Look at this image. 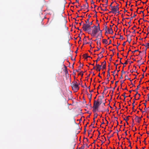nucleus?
Wrapping results in <instances>:
<instances>
[{
	"label": "nucleus",
	"instance_id": "f257e3e1",
	"mask_svg": "<svg viewBox=\"0 0 149 149\" xmlns=\"http://www.w3.org/2000/svg\"><path fill=\"white\" fill-rule=\"evenodd\" d=\"M91 27V26L88 23L86 22L85 24L84 23L82 29L84 31H87L89 30V28Z\"/></svg>",
	"mask_w": 149,
	"mask_h": 149
},
{
	"label": "nucleus",
	"instance_id": "f03ea898",
	"mask_svg": "<svg viewBox=\"0 0 149 149\" xmlns=\"http://www.w3.org/2000/svg\"><path fill=\"white\" fill-rule=\"evenodd\" d=\"M100 31V30L97 29H93L92 31V33L91 34L92 36H95L97 33Z\"/></svg>",
	"mask_w": 149,
	"mask_h": 149
},
{
	"label": "nucleus",
	"instance_id": "7ed1b4c3",
	"mask_svg": "<svg viewBox=\"0 0 149 149\" xmlns=\"http://www.w3.org/2000/svg\"><path fill=\"white\" fill-rule=\"evenodd\" d=\"M78 84H73L72 86V89L75 92H77L79 89V87Z\"/></svg>",
	"mask_w": 149,
	"mask_h": 149
},
{
	"label": "nucleus",
	"instance_id": "20e7f679",
	"mask_svg": "<svg viewBox=\"0 0 149 149\" xmlns=\"http://www.w3.org/2000/svg\"><path fill=\"white\" fill-rule=\"evenodd\" d=\"M110 70V69L109 68L108 69V70L107 71V79L108 81V82L107 83H105L104 82H103L102 83V84H103L105 83L106 85L108 84L109 82V77H110V73H109V70Z\"/></svg>",
	"mask_w": 149,
	"mask_h": 149
},
{
	"label": "nucleus",
	"instance_id": "39448f33",
	"mask_svg": "<svg viewBox=\"0 0 149 149\" xmlns=\"http://www.w3.org/2000/svg\"><path fill=\"white\" fill-rule=\"evenodd\" d=\"M100 105L99 104V103L98 102V101H97L95 100H94L93 106V107L98 109Z\"/></svg>",
	"mask_w": 149,
	"mask_h": 149
},
{
	"label": "nucleus",
	"instance_id": "423d86ee",
	"mask_svg": "<svg viewBox=\"0 0 149 149\" xmlns=\"http://www.w3.org/2000/svg\"><path fill=\"white\" fill-rule=\"evenodd\" d=\"M111 10H112V12H113V13L115 14H116V12L118 11V10H119L117 8H116L115 6H113L112 7Z\"/></svg>",
	"mask_w": 149,
	"mask_h": 149
},
{
	"label": "nucleus",
	"instance_id": "0eeeda50",
	"mask_svg": "<svg viewBox=\"0 0 149 149\" xmlns=\"http://www.w3.org/2000/svg\"><path fill=\"white\" fill-rule=\"evenodd\" d=\"M96 68L95 69L96 71H100L101 69L102 65H100L99 64H97V63L96 64Z\"/></svg>",
	"mask_w": 149,
	"mask_h": 149
},
{
	"label": "nucleus",
	"instance_id": "6e6552de",
	"mask_svg": "<svg viewBox=\"0 0 149 149\" xmlns=\"http://www.w3.org/2000/svg\"><path fill=\"white\" fill-rule=\"evenodd\" d=\"M144 75L143 74L142 75V77L140 79V81L139 82V85L137 86V88L135 90L133 91H137L138 90L139 88L140 85L141 84V80H142V78H144Z\"/></svg>",
	"mask_w": 149,
	"mask_h": 149
},
{
	"label": "nucleus",
	"instance_id": "1a4fd4ad",
	"mask_svg": "<svg viewBox=\"0 0 149 149\" xmlns=\"http://www.w3.org/2000/svg\"><path fill=\"white\" fill-rule=\"evenodd\" d=\"M135 119L136 121L139 123H140L141 120V118H140V117H139L138 116H136Z\"/></svg>",
	"mask_w": 149,
	"mask_h": 149
},
{
	"label": "nucleus",
	"instance_id": "9d476101",
	"mask_svg": "<svg viewBox=\"0 0 149 149\" xmlns=\"http://www.w3.org/2000/svg\"><path fill=\"white\" fill-rule=\"evenodd\" d=\"M99 97L100 98L99 99H98L97 100V101L98 102H99V104L100 105L102 102V98H101V97L100 96Z\"/></svg>",
	"mask_w": 149,
	"mask_h": 149
},
{
	"label": "nucleus",
	"instance_id": "9b49d317",
	"mask_svg": "<svg viewBox=\"0 0 149 149\" xmlns=\"http://www.w3.org/2000/svg\"><path fill=\"white\" fill-rule=\"evenodd\" d=\"M80 63V65L79 66L78 68L79 69L78 70H76V71L77 72H79V71L80 70V68H83V64H82L79 61V62Z\"/></svg>",
	"mask_w": 149,
	"mask_h": 149
},
{
	"label": "nucleus",
	"instance_id": "f8f14e48",
	"mask_svg": "<svg viewBox=\"0 0 149 149\" xmlns=\"http://www.w3.org/2000/svg\"><path fill=\"white\" fill-rule=\"evenodd\" d=\"M104 49L103 48L102 49V52H101L99 54H97L98 55H100L101 56V58H102L103 57V56L102 54H103V53H104Z\"/></svg>",
	"mask_w": 149,
	"mask_h": 149
},
{
	"label": "nucleus",
	"instance_id": "ddd939ff",
	"mask_svg": "<svg viewBox=\"0 0 149 149\" xmlns=\"http://www.w3.org/2000/svg\"><path fill=\"white\" fill-rule=\"evenodd\" d=\"M107 31H108L109 33L110 34H112L113 33V31L111 28L110 29L108 28Z\"/></svg>",
	"mask_w": 149,
	"mask_h": 149
},
{
	"label": "nucleus",
	"instance_id": "4468645a",
	"mask_svg": "<svg viewBox=\"0 0 149 149\" xmlns=\"http://www.w3.org/2000/svg\"><path fill=\"white\" fill-rule=\"evenodd\" d=\"M83 40L84 41L83 42V45L85 44H88L89 43V42H86V39L85 37L84 38Z\"/></svg>",
	"mask_w": 149,
	"mask_h": 149
},
{
	"label": "nucleus",
	"instance_id": "2eb2a0df",
	"mask_svg": "<svg viewBox=\"0 0 149 149\" xmlns=\"http://www.w3.org/2000/svg\"><path fill=\"white\" fill-rule=\"evenodd\" d=\"M94 117L93 118V123H94V124H95V118H96L97 117V113H95L94 115Z\"/></svg>",
	"mask_w": 149,
	"mask_h": 149
},
{
	"label": "nucleus",
	"instance_id": "dca6fc26",
	"mask_svg": "<svg viewBox=\"0 0 149 149\" xmlns=\"http://www.w3.org/2000/svg\"><path fill=\"white\" fill-rule=\"evenodd\" d=\"M132 39L131 38V37L130 38H128L127 37V41L129 43H130L131 42V41Z\"/></svg>",
	"mask_w": 149,
	"mask_h": 149
},
{
	"label": "nucleus",
	"instance_id": "f3484780",
	"mask_svg": "<svg viewBox=\"0 0 149 149\" xmlns=\"http://www.w3.org/2000/svg\"><path fill=\"white\" fill-rule=\"evenodd\" d=\"M88 18L87 19L86 21H85V22H86V23H88L89 22V19L91 17V16H90V15H88Z\"/></svg>",
	"mask_w": 149,
	"mask_h": 149
},
{
	"label": "nucleus",
	"instance_id": "a211bd4d",
	"mask_svg": "<svg viewBox=\"0 0 149 149\" xmlns=\"http://www.w3.org/2000/svg\"><path fill=\"white\" fill-rule=\"evenodd\" d=\"M102 42L103 43H104L105 44H107V41L106 39H103L102 40Z\"/></svg>",
	"mask_w": 149,
	"mask_h": 149
},
{
	"label": "nucleus",
	"instance_id": "6ab92c4d",
	"mask_svg": "<svg viewBox=\"0 0 149 149\" xmlns=\"http://www.w3.org/2000/svg\"><path fill=\"white\" fill-rule=\"evenodd\" d=\"M93 111L94 112H95L97 111L98 110V109L93 107Z\"/></svg>",
	"mask_w": 149,
	"mask_h": 149
},
{
	"label": "nucleus",
	"instance_id": "aec40b11",
	"mask_svg": "<svg viewBox=\"0 0 149 149\" xmlns=\"http://www.w3.org/2000/svg\"><path fill=\"white\" fill-rule=\"evenodd\" d=\"M118 81H117L115 83V86H114V87L113 88V90L112 91V92H114V90H115V88L117 86V84L118 83Z\"/></svg>",
	"mask_w": 149,
	"mask_h": 149
},
{
	"label": "nucleus",
	"instance_id": "412c9836",
	"mask_svg": "<svg viewBox=\"0 0 149 149\" xmlns=\"http://www.w3.org/2000/svg\"><path fill=\"white\" fill-rule=\"evenodd\" d=\"M92 94H89V102L90 103L92 98Z\"/></svg>",
	"mask_w": 149,
	"mask_h": 149
},
{
	"label": "nucleus",
	"instance_id": "4be33fe9",
	"mask_svg": "<svg viewBox=\"0 0 149 149\" xmlns=\"http://www.w3.org/2000/svg\"><path fill=\"white\" fill-rule=\"evenodd\" d=\"M72 83L73 84H78V85H80V83H77V81H74L72 82Z\"/></svg>",
	"mask_w": 149,
	"mask_h": 149
},
{
	"label": "nucleus",
	"instance_id": "5701e85b",
	"mask_svg": "<svg viewBox=\"0 0 149 149\" xmlns=\"http://www.w3.org/2000/svg\"><path fill=\"white\" fill-rule=\"evenodd\" d=\"M101 58H100L99 57H98V58H97V59L96 61H95V62H96V63H97V62H98V61H100V59H101Z\"/></svg>",
	"mask_w": 149,
	"mask_h": 149
},
{
	"label": "nucleus",
	"instance_id": "b1692460",
	"mask_svg": "<svg viewBox=\"0 0 149 149\" xmlns=\"http://www.w3.org/2000/svg\"><path fill=\"white\" fill-rule=\"evenodd\" d=\"M102 66V69H106V65L103 64Z\"/></svg>",
	"mask_w": 149,
	"mask_h": 149
},
{
	"label": "nucleus",
	"instance_id": "393cba45",
	"mask_svg": "<svg viewBox=\"0 0 149 149\" xmlns=\"http://www.w3.org/2000/svg\"><path fill=\"white\" fill-rule=\"evenodd\" d=\"M135 103L134 100L133 103L132 104V105L133 106V107L132 108V110H134V103Z\"/></svg>",
	"mask_w": 149,
	"mask_h": 149
},
{
	"label": "nucleus",
	"instance_id": "a878e982",
	"mask_svg": "<svg viewBox=\"0 0 149 149\" xmlns=\"http://www.w3.org/2000/svg\"><path fill=\"white\" fill-rule=\"evenodd\" d=\"M136 16V15L135 14V13H134V16L133 17H132L131 18H130V20L131 21V20H132V19L133 18L135 17Z\"/></svg>",
	"mask_w": 149,
	"mask_h": 149
},
{
	"label": "nucleus",
	"instance_id": "bb28decb",
	"mask_svg": "<svg viewBox=\"0 0 149 149\" xmlns=\"http://www.w3.org/2000/svg\"><path fill=\"white\" fill-rule=\"evenodd\" d=\"M130 117V116H128L126 117V119H125V118H123V119H124V120H125L126 121V122H127V120H128V118L129 117Z\"/></svg>",
	"mask_w": 149,
	"mask_h": 149
},
{
	"label": "nucleus",
	"instance_id": "cd10ccee",
	"mask_svg": "<svg viewBox=\"0 0 149 149\" xmlns=\"http://www.w3.org/2000/svg\"><path fill=\"white\" fill-rule=\"evenodd\" d=\"M149 43H147L146 44V45H145L146 47L147 48H149Z\"/></svg>",
	"mask_w": 149,
	"mask_h": 149
},
{
	"label": "nucleus",
	"instance_id": "c85d7f7f",
	"mask_svg": "<svg viewBox=\"0 0 149 149\" xmlns=\"http://www.w3.org/2000/svg\"><path fill=\"white\" fill-rule=\"evenodd\" d=\"M104 91H105L107 89H108L109 88L107 87H106L104 86Z\"/></svg>",
	"mask_w": 149,
	"mask_h": 149
},
{
	"label": "nucleus",
	"instance_id": "c756f323",
	"mask_svg": "<svg viewBox=\"0 0 149 149\" xmlns=\"http://www.w3.org/2000/svg\"><path fill=\"white\" fill-rule=\"evenodd\" d=\"M85 0L86 2V3L87 4V9H88V8L89 7V6H88V3L87 2V0Z\"/></svg>",
	"mask_w": 149,
	"mask_h": 149
},
{
	"label": "nucleus",
	"instance_id": "7c9ffc66",
	"mask_svg": "<svg viewBox=\"0 0 149 149\" xmlns=\"http://www.w3.org/2000/svg\"><path fill=\"white\" fill-rule=\"evenodd\" d=\"M100 40L99 42H98V41H97V45H99L100 46V45H101V43H100Z\"/></svg>",
	"mask_w": 149,
	"mask_h": 149
},
{
	"label": "nucleus",
	"instance_id": "2f4dec72",
	"mask_svg": "<svg viewBox=\"0 0 149 149\" xmlns=\"http://www.w3.org/2000/svg\"><path fill=\"white\" fill-rule=\"evenodd\" d=\"M128 142L130 143V145H129V146L131 148H132V146H131V143L130 141H129Z\"/></svg>",
	"mask_w": 149,
	"mask_h": 149
},
{
	"label": "nucleus",
	"instance_id": "473e14b6",
	"mask_svg": "<svg viewBox=\"0 0 149 149\" xmlns=\"http://www.w3.org/2000/svg\"><path fill=\"white\" fill-rule=\"evenodd\" d=\"M97 28L99 30H100L99 24H98V26H97Z\"/></svg>",
	"mask_w": 149,
	"mask_h": 149
},
{
	"label": "nucleus",
	"instance_id": "72a5a7b5",
	"mask_svg": "<svg viewBox=\"0 0 149 149\" xmlns=\"http://www.w3.org/2000/svg\"><path fill=\"white\" fill-rule=\"evenodd\" d=\"M116 4L117 5L116 6H115V7H116V8H117L119 9V4L117 3H116Z\"/></svg>",
	"mask_w": 149,
	"mask_h": 149
},
{
	"label": "nucleus",
	"instance_id": "f704fd0d",
	"mask_svg": "<svg viewBox=\"0 0 149 149\" xmlns=\"http://www.w3.org/2000/svg\"><path fill=\"white\" fill-rule=\"evenodd\" d=\"M84 57L86 59V57L87 56V54H84L83 55Z\"/></svg>",
	"mask_w": 149,
	"mask_h": 149
},
{
	"label": "nucleus",
	"instance_id": "c9c22d12",
	"mask_svg": "<svg viewBox=\"0 0 149 149\" xmlns=\"http://www.w3.org/2000/svg\"><path fill=\"white\" fill-rule=\"evenodd\" d=\"M91 28H89V30L88 31H88V33L89 34H91V33H89V32H91Z\"/></svg>",
	"mask_w": 149,
	"mask_h": 149
},
{
	"label": "nucleus",
	"instance_id": "e433bc0d",
	"mask_svg": "<svg viewBox=\"0 0 149 149\" xmlns=\"http://www.w3.org/2000/svg\"><path fill=\"white\" fill-rule=\"evenodd\" d=\"M125 93H124L123 95H122L124 97V98H125H125L127 97V96H126L125 95Z\"/></svg>",
	"mask_w": 149,
	"mask_h": 149
},
{
	"label": "nucleus",
	"instance_id": "4c0bfd02",
	"mask_svg": "<svg viewBox=\"0 0 149 149\" xmlns=\"http://www.w3.org/2000/svg\"><path fill=\"white\" fill-rule=\"evenodd\" d=\"M83 71H81L79 73V74L81 75L82 76L83 75Z\"/></svg>",
	"mask_w": 149,
	"mask_h": 149
},
{
	"label": "nucleus",
	"instance_id": "58836bf2",
	"mask_svg": "<svg viewBox=\"0 0 149 149\" xmlns=\"http://www.w3.org/2000/svg\"><path fill=\"white\" fill-rule=\"evenodd\" d=\"M93 21H92V22H91L90 23H89V22L88 23L91 26L93 24Z\"/></svg>",
	"mask_w": 149,
	"mask_h": 149
},
{
	"label": "nucleus",
	"instance_id": "ea45409f",
	"mask_svg": "<svg viewBox=\"0 0 149 149\" xmlns=\"http://www.w3.org/2000/svg\"><path fill=\"white\" fill-rule=\"evenodd\" d=\"M119 39H121L122 40L123 39V36H122L120 35V38H119Z\"/></svg>",
	"mask_w": 149,
	"mask_h": 149
},
{
	"label": "nucleus",
	"instance_id": "a19ab883",
	"mask_svg": "<svg viewBox=\"0 0 149 149\" xmlns=\"http://www.w3.org/2000/svg\"><path fill=\"white\" fill-rule=\"evenodd\" d=\"M92 28L94 27V29H97V26L95 25H94V26L93 27H91Z\"/></svg>",
	"mask_w": 149,
	"mask_h": 149
},
{
	"label": "nucleus",
	"instance_id": "79ce46f5",
	"mask_svg": "<svg viewBox=\"0 0 149 149\" xmlns=\"http://www.w3.org/2000/svg\"><path fill=\"white\" fill-rule=\"evenodd\" d=\"M83 6L84 8H87V5H85V4H84V5H83Z\"/></svg>",
	"mask_w": 149,
	"mask_h": 149
},
{
	"label": "nucleus",
	"instance_id": "37998d69",
	"mask_svg": "<svg viewBox=\"0 0 149 149\" xmlns=\"http://www.w3.org/2000/svg\"><path fill=\"white\" fill-rule=\"evenodd\" d=\"M121 72H122V74H125V72L123 70H122L121 71Z\"/></svg>",
	"mask_w": 149,
	"mask_h": 149
},
{
	"label": "nucleus",
	"instance_id": "c03bdc74",
	"mask_svg": "<svg viewBox=\"0 0 149 149\" xmlns=\"http://www.w3.org/2000/svg\"><path fill=\"white\" fill-rule=\"evenodd\" d=\"M137 51H139V50L138 49H137V50H135L134 51H133V52H132V53H134V52H137Z\"/></svg>",
	"mask_w": 149,
	"mask_h": 149
},
{
	"label": "nucleus",
	"instance_id": "a18cd8bd",
	"mask_svg": "<svg viewBox=\"0 0 149 149\" xmlns=\"http://www.w3.org/2000/svg\"><path fill=\"white\" fill-rule=\"evenodd\" d=\"M136 91V94L135 95H134V97H136V94H138V91Z\"/></svg>",
	"mask_w": 149,
	"mask_h": 149
},
{
	"label": "nucleus",
	"instance_id": "49530a36",
	"mask_svg": "<svg viewBox=\"0 0 149 149\" xmlns=\"http://www.w3.org/2000/svg\"><path fill=\"white\" fill-rule=\"evenodd\" d=\"M113 2H112L111 4L109 6L111 8H112V7H113V6H112V4H113Z\"/></svg>",
	"mask_w": 149,
	"mask_h": 149
},
{
	"label": "nucleus",
	"instance_id": "de8ad7c7",
	"mask_svg": "<svg viewBox=\"0 0 149 149\" xmlns=\"http://www.w3.org/2000/svg\"><path fill=\"white\" fill-rule=\"evenodd\" d=\"M88 105H89L91 107V102H90V103L89 102Z\"/></svg>",
	"mask_w": 149,
	"mask_h": 149
},
{
	"label": "nucleus",
	"instance_id": "09e8293b",
	"mask_svg": "<svg viewBox=\"0 0 149 149\" xmlns=\"http://www.w3.org/2000/svg\"><path fill=\"white\" fill-rule=\"evenodd\" d=\"M106 4L105 5L106 6H107L108 3V0H106Z\"/></svg>",
	"mask_w": 149,
	"mask_h": 149
},
{
	"label": "nucleus",
	"instance_id": "8fccbe9b",
	"mask_svg": "<svg viewBox=\"0 0 149 149\" xmlns=\"http://www.w3.org/2000/svg\"><path fill=\"white\" fill-rule=\"evenodd\" d=\"M116 71V70H115L114 71L111 72H113V75L114 77H115V76L114 75V74L115 73Z\"/></svg>",
	"mask_w": 149,
	"mask_h": 149
},
{
	"label": "nucleus",
	"instance_id": "3c124183",
	"mask_svg": "<svg viewBox=\"0 0 149 149\" xmlns=\"http://www.w3.org/2000/svg\"><path fill=\"white\" fill-rule=\"evenodd\" d=\"M146 138H145V139L144 141H143V142L146 145Z\"/></svg>",
	"mask_w": 149,
	"mask_h": 149
},
{
	"label": "nucleus",
	"instance_id": "603ef678",
	"mask_svg": "<svg viewBox=\"0 0 149 149\" xmlns=\"http://www.w3.org/2000/svg\"><path fill=\"white\" fill-rule=\"evenodd\" d=\"M79 38H80V39H79V42H78L79 43V42H80V41H81V37H80V36H79Z\"/></svg>",
	"mask_w": 149,
	"mask_h": 149
},
{
	"label": "nucleus",
	"instance_id": "864d4df0",
	"mask_svg": "<svg viewBox=\"0 0 149 149\" xmlns=\"http://www.w3.org/2000/svg\"><path fill=\"white\" fill-rule=\"evenodd\" d=\"M105 7L106 8L105 9H104V10H103L104 11H106L108 10L106 8L107 6H105Z\"/></svg>",
	"mask_w": 149,
	"mask_h": 149
},
{
	"label": "nucleus",
	"instance_id": "5fc2aeb1",
	"mask_svg": "<svg viewBox=\"0 0 149 149\" xmlns=\"http://www.w3.org/2000/svg\"><path fill=\"white\" fill-rule=\"evenodd\" d=\"M86 128H84V133H85L86 132Z\"/></svg>",
	"mask_w": 149,
	"mask_h": 149
},
{
	"label": "nucleus",
	"instance_id": "6e6d98bb",
	"mask_svg": "<svg viewBox=\"0 0 149 149\" xmlns=\"http://www.w3.org/2000/svg\"><path fill=\"white\" fill-rule=\"evenodd\" d=\"M122 75H123L122 74H121V76L120 78V79H122L123 78V77Z\"/></svg>",
	"mask_w": 149,
	"mask_h": 149
},
{
	"label": "nucleus",
	"instance_id": "4d7b16f0",
	"mask_svg": "<svg viewBox=\"0 0 149 149\" xmlns=\"http://www.w3.org/2000/svg\"><path fill=\"white\" fill-rule=\"evenodd\" d=\"M91 4H94V2H93V0H91Z\"/></svg>",
	"mask_w": 149,
	"mask_h": 149
},
{
	"label": "nucleus",
	"instance_id": "13d9d810",
	"mask_svg": "<svg viewBox=\"0 0 149 149\" xmlns=\"http://www.w3.org/2000/svg\"><path fill=\"white\" fill-rule=\"evenodd\" d=\"M125 80L127 78H128V76L127 75H126L125 76Z\"/></svg>",
	"mask_w": 149,
	"mask_h": 149
},
{
	"label": "nucleus",
	"instance_id": "bf43d9fd",
	"mask_svg": "<svg viewBox=\"0 0 149 149\" xmlns=\"http://www.w3.org/2000/svg\"><path fill=\"white\" fill-rule=\"evenodd\" d=\"M105 28L106 30H108V28H107V26L106 25L105 26Z\"/></svg>",
	"mask_w": 149,
	"mask_h": 149
},
{
	"label": "nucleus",
	"instance_id": "052dcab7",
	"mask_svg": "<svg viewBox=\"0 0 149 149\" xmlns=\"http://www.w3.org/2000/svg\"><path fill=\"white\" fill-rule=\"evenodd\" d=\"M91 131H91L90 130H89V131L88 130V134H90Z\"/></svg>",
	"mask_w": 149,
	"mask_h": 149
},
{
	"label": "nucleus",
	"instance_id": "680f3d73",
	"mask_svg": "<svg viewBox=\"0 0 149 149\" xmlns=\"http://www.w3.org/2000/svg\"><path fill=\"white\" fill-rule=\"evenodd\" d=\"M125 43H126V42H123V46H125Z\"/></svg>",
	"mask_w": 149,
	"mask_h": 149
},
{
	"label": "nucleus",
	"instance_id": "e2e57ef3",
	"mask_svg": "<svg viewBox=\"0 0 149 149\" xmlns=\"http://www.w3.org/2000/svg\"><path fill=\"white\" fill-rule=\"evenodd\" d=\"M127 61H126L124 63V64H127Z\"/></svg>",
	"mask_w": 149,
	"mask_h": 149
},
{
	"label": "nucleus",
	"instance_id": "0e129e2a",
	"mask_svg": "<svg viewBox=\"0 0 149 149\" xmlns=\"http://www.w3.org/2000/svg\"><path fill=\"white\" fill-rule=\"evenodd\" d=\"M103 63H104V64L106 65V61H104V62H103Z\"/></svg>",
	"mask_w": 149,
	"mask_h": 149
},
{
	"label": "nucleus",
	"instance_id": "69168bd1",
	"mask_svg": "<svg viewBox=\"0 0 149 149\" xmlns=\"http://www.w3.org/2000/svg\"><path fill=\"white\" fill-rule=\"evenodd\" d=\"M87 94L88 95V98H89V94L87 92Z\"/></svg>",
	"mask_w": 149,
	"mask_h": 149
},
{
	"label": "nucleus",
	"instance_id": "338daca9",
	"mask_svg": "<svg viewBox=\"0 0 149 149\" xmlns=\"http://www.w3.org/2000/svg\"><path fill=\"white\" fill-rule=\"evenodd\" d=\"M111 40H110L109 41V45L111 44Z\"/></svg>",
	"mask_w": 149,
	"mask_h": 149
},
{
	"label": "nucleus",
	"instance_id": "774afa93",
	"mask_svg": "<svg viewBox=\"0 0 149 149\" xmlns=\"http://www.w3.org/2000/svg\"><path fill=\"white\" fill-rule=\"evenodd\" d=\"M109 61H111V60H112V57H111L110 58H109Z\"/></svg>",
	"mask_w": 149,
	"mask_h": 149
}]
</instances>
